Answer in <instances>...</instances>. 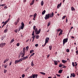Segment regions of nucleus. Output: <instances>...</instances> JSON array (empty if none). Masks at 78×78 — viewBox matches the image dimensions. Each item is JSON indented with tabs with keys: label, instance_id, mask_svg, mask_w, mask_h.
<instances>
[{
	"label": "nucleus",
	"instance_id": "obj_1",
	"mask_svg": "<svg viewBox=\"0 0 78 78\" xmlns=\"http://www.w3.org/2000/svg\"><path fill=\"white\" fill-rule=\"evenodd\" d=\"M50 17V14L48 13L45 15L44 19L45 20H47V19H48Z\"/></svg>",
	"mask_w": 78,
	"mask_h": 78
},
{
	"label": "nucleus",
	"instance_id": "obj_2",
	"mask_svg": "<svg viewBox=\"0 0 78 78\" xmlns=\"http://www.w3.org/2000/svg\"><path fill=\"white\" fill-rule=\"evenodd\" d=\"M68 41V38H66L64 39L63 41V45H64V44H65V43L67 42V41Z\"/></svg>",
	"mask_w": 78,
	"mask_h": 78
},
{
	"label": "nucleus",
	"instance_id": "obj_3",
	"mask_svg": "<svg viewBox=\"0 0 78 78\" xmlns=\"http://www.w3.org/2000/svg\"><path fill=\"white\" fill-rule=\"evenodd\" d=\"M33 30L35 31V33H36L38 31L37 28H36V26H34L33 27Z\"/></svg>",
	"mask_w": 78,
	"mask_h": 78
},
{
	"label": "nucleus",
	"instance_id": "obj_4",
	"mask_svg": "<svg viewBox=\"0 0 78 78\" xmlns=\"http://www.w3.org/2000/svg\"><path fill=\"white\" fill-rule=\"evenodd\" d=\"M21 30H23L24 28V27H25V24H24V23H23V22L21 23Z\"/></svg>",
	"mask_w": 78,
	"mask_h": 78
},
{
	"label": "nucleus",
	"instance_id": "obj_5",
	"mask_svg": "<svg viewBox=\"0 0 78 78\" xmlns=\"http://www.w3.org/2000/svg\"><path fill=\"white\" fill-rule=\"evenodd\" d=\"M49 39H50V38H49V37H47L46 38L45 40V42H46V44H47L48 42V41H49Z\"/></svg>",
	"mask_w": 78,
	"mask_h": 78
},
{
	"label": "nucleus",
	"instance_id": "obj_6",
	"mask_svg": "<svg viewBox=\"0 0 78 78\" xmlns=\"http://www.w3.org/2000/svg\"><path fill=\"white\" fill-rule=\"evenodd\" d=\"M49 17L50 18H51V17H54V13L52 12L51 13V14H49Z\"/></svg>",
	"mask_w": 78,
	"mask_h": 78
},
{
	"label": "nucleus",
	"instance_id": "obj_7",
	"mask_svg": "<svg viewBox=\"0 0 78 78\" xmlns=\"http://www.w3.org/2000/svg\"><path fill=\"white\" fill-rule=\"evenodd\" d=\"M25 53H22V52L20 53V55L21 56V58H23L25 56Z\"/></svg>",
	"mask_w": 78,
	"mask_h": 78
},
{
	"label": "nucleus",
	"instance_id": "obj_8",
	"mask_svg": "<svg viewBox=\"0 0 78 78\" xmlns=\"http://www.w3.org/2000/svg\"><path fill=\"white\" fill-rule=\"evenodd\" d=\"M75 77V73H72L71 74V76H70V78H72V77Z\"/></svg>",
	"mask_w": 78,
	"mask_h": 78
},
{
	"label": "nucleus",
	"instance_id": "obj_9",
	"mask_svg": "<svg viewBox=\"0 0 78 78\" xmlns=\"http://www.w3.org/2000/svg\"><path fill=\"white\" fill-rule=\"evenodd\" d=\"M34 0H33L31 3H30V6H32V5H33L34 3Z\"/></svg>",
	"mask_w": 78,
	"mask_h": 78
},
{
	"label": "nucleus",
	"instance_id": "obj_10",
	"mask_svg": "<svg viewBox=\"0 0 78 78\" xmlns=\"http://www.w3.org/2000/svg\"><path fill=\"white\" fill-rule=\"evenodd\" d=\"M9 61V58H6L4 62V63H5L6 62L8 61Z\"/></svg>",
	"mask_w": 78,
	"mask_h": 78
},
{
	"label": "nucleus",
	"instance_id": "obj_11",
	"mask_svg": "<svg viewBox=\"0 0 78 78\" xmlns=\"http://www.w3.org/2000/svg\"><path fill=\"white\" fill-rule=\"evenodd\" d=\"M1 47H3L6 45V43H1Z\"/></svg>",
	"mask_w": 78,
	"mask_h": 78
},
{
	"label": "nucleus",
	"instance_id": "obj_12",
	"mask_svg": "<svg viewBox=\"0 0 78 78\" xmlns=\"http://www.w3.org/2000/svg\"><path fill=\"white\" fill-rule=\"evenodd\" d=\"M62 35V30H61L60 31L59 34L58 35V36H61V35Z\"/></svg>",
	"mask_w": 78,
	"mask_h": 78
},
{
	"label": "nucleus",
	"instance_id": "obj_13",
	"mask_svg": "<svg viewBox=\"0 0 78 78\" xmlns=\"http://www.w3.org/2000/svg\"><path fill=\"white\" fill-rule=\"evenodd\" d=\"M61 3H60V4L58 5L57 7L58 9L59 8V7H61Z\"/></svg>",
	"mask_w": 78,
	"mask_h": 78
},
{
	"label": "nucleus",
	"instance_id": "obj_14",
	"mask_svg": "<svg viewBox=\"0 0 78 78\" xmlns=\"http://www.w3.org/2000/svg\"><path fill=\"white\" fill-rule=\"evenodd\" d=\"M46 12V11H45V10H44L42 12V15H44V14H45V13Z\"/></svg>",
	"mask_w": 78,
	"mask_h": 78
},
{
	"label": "nucleus",
	"instance_id": "obj_15",
	"mask_svg": "<svg viewBox=\"0 0 78 78\" xmlns=\"http://www.w3.org/2000/svg\"><path fill=\"white\" fill-rule=\"evenodd\" d=\"M19 62H19V60H16L15 61V64H17V63Z\"/></svg>",
	"mask_w": 78,
	"mask_h": 78
},
{
	"label": "nucleus",
	"instance_id": "obj_16",
	"mask_svg": "<svg viewBox=\"0 0 78 78\" xmlns=\"http://www.w3.org/2000/svg\"><path fill=\"white\" fill-rule=\"evenodd\" d=\"M67 62V61H66L65 60H62V62L63 63V64H65Z\"/></svg>",
	"mask_w": 78,
	"mask_h": 78
},
{
	"label": "nucleus",
	"instance_id": "obj_17",
	"mask_svg": "<svg viewBox=\"0 0 78 78\" xmlns=\"http://www.w3.org/2000/svg\"><path fill=\"white\" fill-rule=\"evenodd\" d=\"M23 60H25V59H27V58H28V56H24L23 57Z\"/></svg>",
	"mask_w": 78,
	"mask_h": 78
},
{
	"label": "nucleus",
	"instance_id": "obj_18",
	"mask_svg": "<svg viewBox=\"0 0 78 78\" xmlns=\"http://www.w3.org/2000/svg\"><path fill=\"white\" fill-rule=\"evenodd\" d=\"M63 70L62 69V70H59L58 73H61L62 72V71Z\"/></svg>",
	"mask_w": 78,
	"mask_h": 78
},
{
	"label": "nucleus",
	"instance_id": "obj_19",
	"mask_svg": "<svg viewBox=\"0 0 78 78\" xmlns=\"http://www.w3.org/2000/svg\"><path fill=\"white\" fill-rule=\"evenodd\" d=\"M37 16V14L35 13L34 14V18H36V16Z\"/></svg>",
	"mask_w": 78,
	"mask_h": 78
},
{
	"label": "nucleus",
	"instance_id": "obj_20",
	"mask_svg": "<svg viewBox=\"0 0 78 78\" xmlns=\"http://www.w3.org/2000/svg\"><path fill=\"white\" fill-rule=\"evenodd\" d=\"M49 48L50 50H51V48H52V45H51L49 46Z\"/></svg>",
	"mask_w": 78,
	"mask_h": 78
},
{
	"label": "nucleus",
	"instance_id": "obj_21",
	"mask_svg": "<svg viewBox=\"0 0 78 78\" xmlns=\"http://www.w3.org/2000/svg\"><path fill=\"white\" fill-rule=\"evenodd\" d=\"M41 6H43L44 5V1H41Z\"/></svg>",
	"mask_w": 78,
	"mask_h": 78
},
{
	"label": "nucleus",
	"instance_id": "obj_22",
	"mask_svg": "<svg viewBox=\"0 0 78 78\" xmlns=\"http://www.w3.org/2000/svg\"><path fill=\"white\" fill-rule=\"evenodd\" d=\"M62 66H64L63 64H60L59 65V67H62Z\"/></svg>",
	"mask_w": 78,
	"mask_h": 78
},
{
	"label": "nucleus",
	"instance_id": "obj_23",
	"mask_svg": "<svg viewBox=\"0 0 78 78\" xmlns=\"http://www.w3.org/2000/svg\"><path fill=\"white\" fill-rule=\"evenodd\" d=\"M54 63L55 65V66H56L57 65H58V63H57V62H56V60H55L54 61Z\"/></svg>",
	"mask_w": 78,
	"mask_h": 78
},
{
	"label": "nucleus",
	"instance_id": "obj_24",
	"mask_svg": "<svg viewBox=\"0 0 78 78\" xmlns=\"http://www.w3.org/2000/svg\"><path fill=\"white\" fill-rule=\"evenodd\" d=\"M9 22V20H6V21H5V22H4V24L5 25H6V24L7 23H8Z\"/></svg>",
	"mask_w": 78,
	"mask_h": 78
},
{
	"label": "nucleus",
	"instance_id": "obj_25",
	"mask_svg": "<svg viewBox=\"0 0 78 78\" xmlns=\"http://www.w3.org/2000/svg\"><path fill=\"white\" fill-rule=\"evenodd\" d=\"M71 10L72 11H75V8H73V7H71Z\"/></svg>",
	"mask_w": 78,
	"mask_h": 78
},
{
	"label": "nucleus",
	"instance_id": "obj_26",
	"mask_svg": "<svg viewBox=\"0 0 78 78\" xmlns=\"http://www.w3.org/2000/svg\"><path fill=\"white\" fill-rule=\"evenodd\" d=\"M14 38H13L12 40L10 41V43L11 44V43L13 42H14Z\"/></svg>",
	"mask_w": 78,
	"mask_h": 78
},
{
	"label": "nucleus",
	"instance_id": "obj_27",
	"mask_svg": "<svg viewBox=\"0 0 78 78\" xmlns=\"http://www.w3.org/2000/svg\"><path fill=\"white\" fill-rule=\"evenodd\" d=\"M36 39H37L38 38H39V35H36Z\"/></svg>",
	"mask_w": 78,
	"mask_h": 78
},
{
	"label": "nucleus",
	"instance_id": "obj_28",
	"mask_svg": "<svg viewBox=\"0 0 78 78\" xmlns=\"http://www.w3.org/2000/svg\"><path fill=\"white\" fill-rule=\"evenodd\" d=\"M40 73H41V74H42V75H45V73L42 72H40Z\"/></svg>",
	"mask_w": 78,
	"mask_h": 78
},
{
	"label": "nucleus",
	"instance_id": "obj_29",
	"mask_svg": "<svg viewBox=\"0 0 78 78\" xmlns=\"http://www.w3.org/2000/svg\"><path fill=\"white\" fill-rule=\"evenodd\" d=\"M34 52V50H31L30 51V53H33Z\"/></svg>",
	"mask_w": 78,
	"mask_h": 78
},
{
	"label": "nucleus",
	"instance_id": "obj_30",
	"mask_svg": "<svg viewBox=\"0 0 78 78\" xmlns=\"http://www.w3.org/2000/svg\"><path fill=\"white\" fill-rule=\"evenodd\" d=\"M4 32L5 33H7V32H8V29H5L4 30Z\"/></svg>",
	"mask_w": 78,
	"mask_h": 78
},
{
	"label": "nucleus",
	"instance_id": "obj_31",
	"mask_svg": "<svg viewBox=\"0 0 78 78\" xmlns=\"http://www.w3.org/2000/svg\"><path fill=\"white\" fill-rule=\"evenodd\" d=\"M20 20V18H19L17 20L16 22L18 23H19V21Z\"/></svg>",
	"mask_w": 78,
	"mask_h": 78
},
{
	"label": "nucleus",
	"instance_id": "obj_32",
	"mask_svg": "<svg viewBox=\"0 0 78 78\" xmlns=\"http://www.w3.org/2000/svg\"><path fill=\"white\" fill-rule=\"evenodd\" d=\"M35 33L37 35V34H39L40 33V32H38V30Z\"/></svg>",
	"mask_w": 78,
	"mask_h": 78
},
{
	"label": "nucleus",
	"instance_id": "obj_33",
	"mask_svg": "<svg viewBox=\"0 0 78 78\" xmlns=\"http://www.w3.org/2000/svg\"><path fill=\"white\" fill-rule=\"evenodd\" d=\"M34 64L33 63V61H32L31 63V66H34Z\"/></svg>",
	"mask_w": 78,
	"mask_h": 78
},
{
	"label": "nucleus",
	"instance_id": "obj_34",
	"mask_svg": "<svg viewBox=\"0 0 78 78\" xmlns=\"http://www.w3.org/2000/svg\"><path fill=\"white\" fill-rule=\"evenodd\" d=\"M50 22H49L48 23V27H49L50 25Z\"/></svg>",
	"mask_w": 78,
	"mask_h": 78
},
{
	"label": "nucleus",
	"instance_id": "obj_35",
	"mask_svg": "<svg viewBox=\"0 0 78 78\" xmlns=\"http://www.w3.org/2000/svg\"><path fill=\"white\" fill-rule=\"evenodd\" d=\"M26 48V50L27 51H28V49L29 48V47L28 46H27Z\"/></svg>",
	"mask_w": 78,
	"mask_h": 78
},
{
	"label": "nucleus",
	"instance_id": "obj_36",
	"mask_svg": "<svg viewBox=\"0 0 78 78\" xmlns=\"http://www.w3.org/2000/svg\"><path fill=\"white\" fill-rule=\"evenodd\" d=\"M66 16H63L62 18V20H64V19L66 18Z\"/></svg>",
	"mask_w": 78,
	"mask_h": 78
},
{
	"label": "nucleus",
	"instance_id": "obj_37",
	"mask_svg": "<svg viewBox=\"0 0 78 78\" xmlns=\"http://www.w3.org/2000/svg\"><path fill=\"white\" fill-rule=\"evenodd\" d=\"M34 75H35V77L36 78H37V76H38V75L37 74H34Z\"/></svg>",
	"mask_w": 78,
	"mask_h": 78
},
{
	"label": "nucleus",
	"instance_id": "obj_38",
	"mask_svg": "<svg viewBox=\"0 0 78 78\" xmlns=\"http://www.w3.org/2000/svg\"><path fill=\"white\" fill-rule=\"evenodd\" d=\"M66 52H67V53H69V52L70 51L69 49H67L66 50Z\"/></svg>",
	"mask_w": 78,
	"mask_h": 78
},
{
	"label": "nucleus",
	"instance_id": "obj_39",
	"mask_svg": "<svg viewBox=\"0 0 78 78\" xmlns=\"http://www.w3.org/2000/svg\"><path fill=\"white\" fill-rule=\"evenodd\" d=\"M61 29L59 28L58 29H57V31L58 32H59V31H61Z\"/></svg>",
	"mask_w": 78,
	"mask_h": 78
},
{
	"label": "nucleus",
	"instance_id": "obj_40",
	"mask_svg": "<svg viewBox=\"0 0 78 78\" xmlns=\"http://www.w3.org/2000/svg\"><path fill=\"white\" fill-rule=\"evenodd\" d=\"M6 72H7V70L4 69V73H6Z\"/></svg>",
	"mask_w": 78,
	"mask_h": 78
},
{
	"label": "nucleus",
	"instance_id": "obj_41",
	"mask_svg": "<svg viewBox=\"0 0 78 78\" xmlns=\"http://www.w3.org/2000/svg\"><path fill=\"white\" fill-rule=\"evenodd\" d=\"M32 78H35V76L34 74H33L32 75Z\"/></svg>",
	"mask_w": 78,
	"mask_h": 78
},
{
	"label": "nucleus",
	"instance_id": "obj_42",
	"mask_svg": "<svg viewBox=\"0 0 78 78\" xmlns=\"http://www.w3.org/2000/svg\"><path fill=\"white\" fill-rule=\"evenodd\" d=\"M19 61V62H21V61H23V59H22L21 58H20L19 60H18Z\"/></svg>",
	"mask_w": 78,
	"mask_h": 78
},
{
	"label": "nucleus",
	"instance_id": "obj_43",
	"mask_svg": "<svg viewBox=\"0 0 78 78\" xmlns=\"http://www.w3.org/2000/svg\"><path fill=\"white\" fill-rule=\"evenodd\" d=\"M7 66H8V64H5L4 65V67L5 68H6V67H7Z\"/></svg>",
	"mask_w": 78,
	"mask_h": 78
},
{
	"label": "nucleus",
	"instance_id": "obj_44",
	"mask_svg": "<svg viewBox=\"0 0 78 78\" xmlns=\"http://www.w3.org/2000/svg\"><path fill=\"white\" fill-rule=\"evenodd\" d=\"M25 49H24V48H23V53H25Z\"/></svg>",
	"mask_w": 78,
	"mask_h": 78
},
{
	"label": "nucleus",
	"instance_id": "obj_45",
	"mask_svg": "<svg viewBox=\"0 0 78 78\" xmlns=\"http://www.w3.org/2000/svg\"><path fill=\"white\" fill-rule=\"evenodd\" d=\"M18 22H17V21L16 22H15V25H17V24H18Z\"/></svg>",
	"mask_w": 78,
	"mask_h": 78
},
{
	"label": "nucleus",
	"instance_id": "obj_46",
	"mask_svg": "<svg viewBox=\"0 0 78 78\" xmlns=\"http://www.w3.org/2000/svg\"><path fill=\"white\" fill-rule=\"evenodd\" d=\"M22 78H24V77H25V75L24 74H22Z\"/></svg>",
	"mask_w": 78,
	"mask_h": 78
},
{
	"label": "nucleus",
	"instance_id": "obj_47",
	"mask_svg": "<svg viewBox=\"0 0 78 78\" xmlns=\"http://www.w3.org/2000/svg\"><path fill=\"white\" fill-rule=\"evenodd\" d=\"M72 65L73 67H75V64H74V62H72Z\"/></svg>",
	"mask_w": 78,
	"mask_h": 78
},
{
	"label": "nucleus",
	"instance_id": "obj_48",
	"mask_svg": "<svg viewBox=\"0 0 78 78\" xmlns=\"http://www.w3.org/2000/svg\"><path fill=\"white\" fill-rule=\"evenodd\" d=\"M17 31H18V30L17 29L15 30H14L15 32V33H17Z\"/></svg>",
	"mask_w": 78,
	"mask_h": 78
},
{
	"label": "nucleus",
	"instance_id": "obj_49",
	"mask_svg": "<svg viewBox=\"0 0 78 78\" xmlns=\"http://www.w3.org/2000/svg\"><path fill=\"white\" fill-rule=\"evenodd\" d=\"M76 55H78V51H76Z\"/></svg>",
	"mask_w": 78,
	"mask_h": 78
},
{
	"label": "nucleus",
	"instance_id": "obj_50",
	"mask_svg": "<svg viewBox=\"0 0 78 78\" xmlns=\"http://www.w3.org/2000/svg\"><path fill=\"white\" fill-rule=\"evenodd\" d=\"M21 30V27H19L18 28V31H20Z\"/></svg>",
	"mask_w": 78,
	"mask_h": 78
},
{
	"label": "nucleus",
	"instance_id": "obj_51",
	"mask_svg": "<svg viewBox=\"0 0 78 78\" xmlns=\"http://www.w3.org/2000/svg\"><path fill=\"white\" fill-rule=\"evenodd\" d=\"M34 54H35V53H33L31 54V56H33L34 55Z\"/></svg>",
	"mask_w": 78,
	"mask_h": 78
},
{
	"label": "nucleus",
	"instance_id": "obj_52",
	"mask_svg": "<svg viewBox=\"0 0 78 78\" xmlns=\"http://www.w3.org/2000/svg\"><path fill=\"white\" fill-rule=\"evenodd\" d=\"M38 32H39V33H40L41 32V29H40L38 31Z\"/></svg>",
	"mask_w": 78,
	"mask_h": 78
},
{
	"label": "nucleus",
	"instance_id": "obj_53",
	"mask_svg": "<svg viewBox=\"0 0 78 78\" xmlns=\"http://www.w3.org/2000/svg\"><path fill=\"white\" fill-rule=\"evenodd\" d=\"M38 44H35V47H38Z\"/></svg>",
	"mask_w": 78,
	"mask_h": 78
},
{
	"label": "nucleus",
	"instance_id": "obj_54",
	"mask_svg": "<svg viewBox=\"0 0 78 78\" xmlns=\"http://www.w3.org/2000/svg\"><path fill=\"white\" fill-rule=\"evenodd\" d=\"M16 46H17V47H19V43H17L16 44Z\"/></svg>",
	"mask_w": 78,
	"mask_h": 78
},
{
	"label": "nucleus",
	"instance_id": "obj_55",
	"mask_svg": "<svg viewBox=\"0 0 78 78\" xmlns=\"http://www.w3.org/2000/svg\"><path fill=\"white\" fill-rule=\"evenodd\" d=\"M56 75L57 76H61V75H60V74L58 75V74H56Z\"/></svg>",
	"mask_w": 78,
	"mask_h": 78
},
{
	"label": "nucleus",
	"instance_id": "obj_56",
	"mask_svg": "<svg viewBox=\"0 0 78 78\" xmlns=\"http://www.w3.org/2000/svg\"><path fill=\"white\" fill-rule=\"evenodd\" d=\"M33 78V77L32 76H30L28 77V78Z\"/></svg>",
	"mask_w": 78,
	"mask_h": 78
},
{
	"label": "nucleus",
	"instance_id": "obj_57",
	"mask_svg": "<svg viewBox=\"0 0 78 78\" xmlns=\"http://www.w3.org/2000/svg\"><path fill=\"white\" fill-rule=\"evenodd\" d=\"M33 15H30V16L29 17L30 18H31V17H33Z\"/></svg>",
	"mask_w": 78,
	"mask_h": 78
},
{
	"label": "nucleus",
	"instance_id": "obj_58",
	"mask_svg": "<svg viewBox=\"0 0 78 78\" xmlns=\"http://www.w3.org/2000/svg\"><path fill=\"white\" fill-rule=\"evenodd\" d=\"M36 37V35L33 36H32V38H35V37Z\"/></svg>",
	"mask_w": 78,
	"mask_h": 78
},
{
	"label": "nucleus",
	"instance_id": "obj_59",
	"mask_svg": "<svg viewBox=\"0 0 78 78\" xmlns=\"http://www.w3.org/2000/svg\"><path fill=\"white\" fill-rule=\"evenodd\" d=\"M20 56H21V55L20 54H20L18 55L19 58L20 57Z\"/></svg>",
	"mask_w": 78,
	"mask_h": 78
},
{
	"label": "nucleus",
	"instance_id": "obj_60",
	"mask_svg": "<svg viewBox=\"0 0 78 78\" xmlns=\"http://www.w3.org/2000/svg\"><path fill=\"white\" fill-rule=\"evenodd\" d=\"M5 25V24H3V25H2V28H3V27H4V26Z\"/></svg>",
	"mask_w": 78,
	"mask_h": 78
},
{
	"label": "nucleus",
	"instance_id": "obj_61",
	"mask_svg": "<svg viewBox=\"0 0 78 78\" xmlns=\"http://www.w3.org/2000/svg\"><path fill=\"white\" fill-rule=\"evenodd\" d=\"M56 62H59L60 61L59 60H57V61H56Z\"/></svg>",
	"mask_w": 78,
	"mask_h": 78
},
{
	"label": "nucleus",
	"instance_id": "obj_62",
	"mask_svg": "<svg viewBox=\"0 0 78 78\" xmlns=\"http://www.w3.org/2000/svg\"><path fill=\"white\" fill-rule=\"evenodd\" d=\"M62 68H66V66H63V67H62Z\"/></svg>",
	"mask_w": 78,
	"mask_h": 78
},
{
	"label": "nucleus",
	"instance_id": "obj_63",
	"mask_svg": "<svg viewBox=\"0 0 78 78\" xmlns=\"http://www.w3.org/2000/svg\"><path fill=\"white\" fill-rule=\"evenodd\" d=\"M12 64V62H10L9 63V66H11V64Z\"/></svg>",
	"mask_w": 78,
	"mask_h": 78
},
{
	"label": "nucleus",
	"instance_id": "obj_64",
	"mask_svg": "<svg viewBox=\"0 0 78 78\" xmlns=\"http://www.w3.org/2000/svg\"><path fill=\"white\" fill-rule=\"evenodd\" d=\"M49 56H50V55H47V58H48V57H49Z\"/></svg>",
	"mask_w": 78,
	"mask_h": 78
}]
</instances>
